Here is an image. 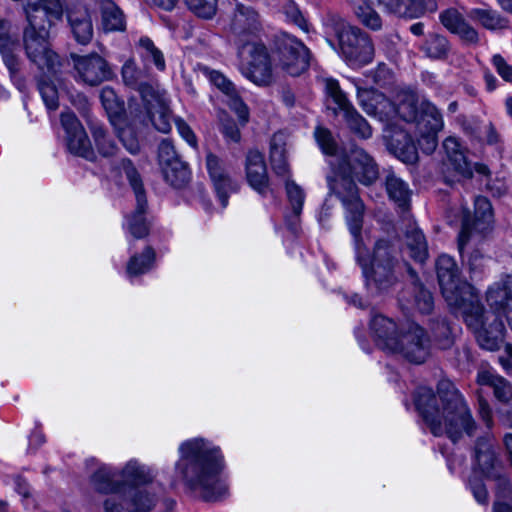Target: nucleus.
<instances>
[{"mask_svg": "<svg viewBox=\"0 0 512 512\" xmlns=\"http://www.w3.org/2000/svg\"><path fill=\"white\" fill-rule=\"evenodd\" d=\"M333 166V176L328 177L329 196L334 195L345 209L348 230L353 238L355 260L362 270L366 286L385 291L397 281L399 250L390 240L378 239L370 253L362 233L364 204L359 197L357 180L363 185L373 184L379 177L374 158L360 147H353Z\"/></svg>", "mask_w": 512, "mask_h": 512, "instance_id": "nucleus-1", "label": "nucleus"}, {"mask_svg": "<svg viewBox=\"0 0 512 512\" xmlns=\"http://www.w3.org/2000/svg\"><path fill=\"white\" fill-rule=\"evenodd\" d=\"M179 454L175 470L190 490L207 501L226 496L228 486L220 477L224 459L219 447L203 438H193L181 443Z\"/></svg>", "mask_w": 512, "mask_h": 512, "instance_id": "nucleus-2", "label": "nucleus"}, {"mask_svg": "<svg viewBox=\"0 0 512 512\" xmlns=\"http://www.w3.org/2000/svg\"><path fill=\"white\" fill-rule=\"evenodd\" d=\"M438 393L442 410L437 406V398L431 388L419 387L415 393V406L435 436L446 434L456 442L464 433L472 435L476 428L475 421L467 404L448 380L438 384Z\"/></svg>", "mask_w": 512, "mask_h": 512, "instance_id": "nucleus-3", "label": "nucleus"}, {"mask_svg": "<svg viewBox=\"0 0 512 512\" xmlns=\"http://www.w3.org/2000/svg\"><path fill=\"white\" fill-rule=\"evenodd\" d=\"M23 10L28 22L23 41L28 59L40 69L55 72L59 56L51 50L48 30L52 20H60L64 8L61 0H25Z\"/></svg>", "mask_w": 512, "mask_h": 512, "instance_id": "nucleus-4", "label": "nucleus"}, {"mask_svg": "<svg viewBox=\"0 0 512 512\" xmlns=\"http://www.w3.org/2000/svg\"><path fill=\"white\" fill-rule=\"evenodd\" d=\"M370 331L380 349L411 363L421 364L431 354V340L426 330L415 322L397 324L391 318L375 315Z\"/></svg>", "mask_w": 512, "mask_h": 512, "instance_id": "nucleus-5", "label": "nucleus"}, {"mask_svg": "<svg viewBox=\"0 0 512 512\" xmlns=\"http://www.w3.org/2000/svg\"><path fill=\"white\" fill-rule=\"evenodd\" d=\"M437 277L447 304L455 309L468 325L480 329V307L477 304L475 288L461 278L455 260L441 255L436 262Z\"/></svg>", "mask_w": 512, "mask_h": 512, "instance_id": "nucleus-6", "label": "nucleus"}, {"mask_svg": "<svg viewBox=\"0 0 512 512\" xmlns=\"http://www.w3.org/2000/svg\"><path fill=\"white\" fill-rule=\"evenodd\" d=\"M121 76L126 86L140 93L147 117L154 128L161 133L170 132L172 113L166 91L157 83H150L146 73L137 67L133 59L125 61Z\"/></svg>", "mask_w": 512, "mask_h": 512, "instance_id": "nucleus-7", "label": "nucleus"}, {"mask_svg": "<svg viewBox=\"0 0 512 512\" xmlns=\"http://www.w3.org/2000/svg\"><path fill=\"white\" fill-rule=\"evenodd\" d=\"M477 304L480 307L481 327L473 330L479 345L490 351L497 350L503 342L505 326L502 316L506 317L507 311L512 308V294L508 292L507 282L500 281L491 285L487 290L486 300L491 311L486 312L479 301V295L475 290Z\"/></svg>", "mask_w": 512, "mask_h": 512, "instance_id": "nucleus-8", "label": "nucleus"}, {"mask_svg": "<svg viewBox=\"0 0 512 512\" xmlns=\"http://www.w3.org/2000/svg\"><path fill=\"white\" fill-rule=\"evenodd\" d=\"M238 69L249 81L258 86L272 82V65L267 48L260 42H250L237 48Z\"/></svg>", "mask_w": 512, "mask_h": 512, "instance_id": "nucleus-9", "label": "nucleus"}, {"mask_svg": "<svg viewBox=\"0 0 512 512\" xmlns=\"http://www.w3.org/2000/svg\"><path fill=\"white\" fill-rule=\"evenodd\" d=\"M341 56L351 67H361L372 62L374 45L370 37L358 27L342 24L338 31Z\"/></svg>", "mask_w": 512, "mask_h": 512, "instance_id": "nucleus-10", "label": "nucleus"}, {"mask_svg": "<svg viewBox=\"0 0 512 512\" xmlns=\"http://www.w3.org/2000/svg\"><path fill=\"white\" fill-rule=\"evenodd\" d=\"M163 494L161 486L131 487L122 494L120 500L108 497L104 501L105 512H149L159 502Z\"/></svg>", "mask_w": 512, "mask_h": 512, "instance_id": "nucleus-11", "label": "nucleus"}, {"mask_svg": "<svg viewBox=\"0 0 512 512\" xmlns=\"http://www.w3.org/2000/svg\"><path fill=\"white\" fill-rule=\"evenodd\" d=\"M121 169L126 175L136 198V209L130 216H127L124 227L134 238L141 239L147 236L149 231V223L145 216L147 206L145 190L138 171L129 159L121 161Z\"/></svg>", "mask_w": 512, "mask_h": 512, "instance_id": "nucleus-12", "label": "nucleus"}, {"mask_svg": "<svg viewBox=\"0 0 512 512\" xmlns=\"http://www.w3.org/2000/svg\"><path fill=\"white\" fill-rule=\"evenodd\" d=\"M277 57L281 67L290 75L297 76L309 66L308 48L289 34H282L277 40Z\"/></svg>", "mask_w": 512, "mask_h": 512, "instance_id": "nucleus-13", "label": "nucleus"}, {"mask_svg": "<svg viewBox=\"0 0 512 512\" xmlns=\"http://www.w3.org/2000/svg\"><path fill=\"white\" fill-rule=\"evenodd\" d=\"M229 29L237 48L246 43L259 41L258 33L261 30V21L258 12L251 6L237 3Z\"/></svg>", "mask_w": 512, "mask_h": 512, "instance_id": "nucleus-14", "label": "nucleus"}, {"mask_svg": "<svg viewBox=\"0 0 512 512\" xmlns=\"http://www.w3.org/2000/svg\"><path fill=\"white\" fill-rule=\"evenodd\" d=\"M327 95L331 97L338 108L344 112V117L349 128L359 137L367 139L372 135V129L368 122L355 110L346 94L342 91L338 81L325 80Z\"/></svg>", "mask_w": 512, "mask_h": 512, "instance_id": "nucleus-15", "label": "nucleus"}, {"mask_svg": "<svg viewBox=\"0 0 512 512\" xmlns=\"http://www.w3.org/2000/svg\"><path fill=\"white\" fill-rule=\"evenodd\" d=\"M77 79L89 86H97L113 78L108 62L97 53L73 57Z\"/></svg>", "mask_w": 512, "mask_h": 512, "instance_id": "nucleus-16", "label": "nucleus"}, {"mask_svg": "<svg viewBox=\"0 0 512 512\" xmlns=\"http://www.w3.org/2000/svg\"><path fill=\"white\" fill-rule=\"evenodd\" d=\"M61 124L66 132L68 150L72 154L87 160H94L95 154L91 143L77 117L71 112H63L61 114Z\"/></svg>", "mask_w": 512, "mask_h": 512, "instance_id": "nucleus-17", "label": "nucleus"}, {"mask_svg": "<svg viewBox=\"0 0 512 512\" xmlns=\"http://www.w3.org/2000/svg\"><path fill=\"white\" fill-rule=\"evenodd\" d=\"M492 220V206L485 197L478 196L475 199V220L472 221L468 212H464L462 226L458 237V247L463 251L473 230H485Z\"/></svg>", "mask_w": 512, "mask_h": 512, "instance_id": "nucleus-18", "label": "nucleus"}, {"mask_svg": "<svg viewBox=\"0 0 512 512\" xmlns=\"http://www.w3.org/2000/svg\"><path fill=\"white\" fill-rule=\"evenodd\" d=\"M206 167L221 206L225 208L228 205L229 194L236 189V185L226 172L222 161L216 155L212 153L207 155Z\"/></svg>", "mask_w": 512, "mask_h": 512, "instance_id": "nucleus-19", "label": "nucleus"}, {"mask_svg": "<svg viewBox=\"0 0 512 512\" xmlns=\"http://www.w3.org/2000/svg\"><path fill=\"white\" fill-rule=\"evenodd\" d=\"M246 178L249 185L259 194L265 196L273 192L269 186V177L264 156L257 150H251L246 156Z\"/></svg>", "mask_w": 512, "mask_h": 512, "instance_id": "nucleus-20", "label": "nucleus"}, {"mask_svg": "<svg viewBox=\"0 0 512 512\" xmlns=\"http://www.w3.org/2000/svg\"><path fill=\"white\" fill-rule=\"evenodd\" d=\"M68 25L74 39L87 45L93 38V23L89 9L84 5H74L66 12Z\"/></svg>", "mask_w": 512, "mask_h": 512, "instance_id": "nucleus-21", "label": "nucleus"}, {"mask_svg": "<svg viewBox=\"0 0 512 512\" xmlns=\"http://www.w3.org/2000/svg\"><path fill=\"white\" fill-rule=\"evenodd\" d=\"M116 475V471L111 466L99 464L90 477V484L97 492L112 494L111 497L120 500L122 494L127 490V484L116 481Z\"/></svg>", "mask_w": 512, "mask_h": 512, "instance_id": "nucleus-22", "label": "nucleus"}, {"mask_svg": "<svg viewBox=\"0 0 512 512\" xmlns=\"http://www.w3.org/2000/svg\"><path fill=\"white\" fill-rule=\"evenodd\" d=\"M439 19L447 30L457 34L462 40L469 43L478 42L477 31L466 22L457 9L450 8L441 12Z\"/></svg>", "mask_w": 512, "mask_h": 512, "instance_id": "nucleus-23", "label": "nucleus"}, {"mask_svg": "<svg viewBox=\"0 0 512 512\" xmlns=\"http://www.w3.org/2000/svg\"><path fill=\"white\" fill-rule=\"evenodd\" d=\"M121 482L131 487H145L153 483L156 472L153 468L140 463L136 459L129 460L119 472Z\"/></svg>", "mask_w": 512, "mask_h": 512, "instance_id": "nucleus-24", "label": "nucleus"}, {"mask_svg": "<svg viewBox=\"0 0 512 512\" xmlns=\"http://www.w3.org/2000/svg\"><path fill=\"white\" fill-rule=\"evenodd\" d=\"M415 120L417 131L439 132L444 127L442 114L430 101L423 100L420 103L419 113L407 118Z\"/></svg>", "mask_w": 512, "mask_h": 512, "instance_id": "nucleus-25", "label": "nucleus"}, {"mask_svg": "<svg viewBox=\"0 0 512 512\" xmlns=\"http://www.w3.org/2000/svg\"><path fill=\"white\" fill-rule=\"evenodd\" d=\"M443 146L447 154V161L445 162L446 169L453 170L459 177L470 178L473 174L472 167L464 154L460 151V145L456 138H446Z\"/></svg>", "mask_w": 512, "mask_h": 512, "instance_id": "nucleus-26", "label": "nucleus"}, {"mask_svg": "<svg viewBox=\"0 0 512 512\" xmlns=\"http://www.w3.org/2000/svg\"><path fill=\"white\" fill-rule=\"evenodd\" d=\"M270 161L276 175L280 177H290L286 157V136L282 132L275 133L271 139Z\"/></svg>", "mask_w": 512, "mask_h": 512, "instance_id": "nucleus-27", "label": "nucleus"}, {"mask_svg": "<svg viewBox=\"0 0 512 512\" xmlns=\"http://www.w3.org/2000/svg\"><path fill=\"white\" fill-rule=\"evenodd\" d=\"M287 199L290 205V213L285 216L286 222L291 230L296 229L298 218L302 212L305 193L304 190L289 177H284Z\"/></svg>", "mask_w": 512, "mask_h": 512, "instance_id": "nucleus-28", "label": "nucleus"}, {"mask_svg": "<svg viewBox=\"0 0 512 512\" xmlns=\"http://www.w3.org/2000/svg\"><path fill=\"white\" fill-rule=\"evenodd\" d=\"M61 63L59 62L56 71L50 72L47 69L42 70L35 65L42 73L38 81V89L47 109L56 110L58 108L59 92L52 78L57 79Z\"/></svg>", "mask_w": 512, "mask_h": 512, "instance_id": "nucleus-29", "label": "nucleus"}, {"mask_svg": "<svg viewBox=\"0 0 512 512\" xmlns=\"http://www.w3.org/2000/svg\"><path fill=\"white\" fill-rule=\"evenodd\" d=\"M102 27L106 32L124 31L126 21L123 12L111 0L101 3Z\"/></svg>", "mask_w": 512, "mask_h": 512, "instance_id": "nucleus-30", "label": "nucleus"}, {"mask_svg": "<svg viewBox=\"0 0 512 512\" xmlns=\"http://www.w3.org/2000/svg\"><path fill=\"white\" fill-rule=\"evenodd\" d=\"M475 460L478 467L484 474L488 475L494 469L497 458L491 438L484 437L477 440L475 446Z\"/></svg>", "mask_w": 512, "mask_h": 512, "instance_id": "nucleus-31", "label": "nucleus"}, {"mask_svg": "<svg viewBox=\"0 0 512 512\" xmlns=\"http://www.w3.org/2000/svg\"><path fill=\"white\" fill-rule=\"evenodd\" d=\"M137 51L145 65L153 63L159 71L165 70L166 64L164 55L150 38L146 36L141 37L138 41Z\"/></svg>", "mask_w": 512, "mask_h": 512, "instance_id": "nucleus-32", "label": "nucleus"}, {"mask_svg": "<svg viewBox=\"0 0 512 512\" xmlns=\"http://www.w3.org/2000/svg\"><path fill=\"white\" fill-rule=\"evenodd\" d=\"M406 246L410 256L418 262L423 263L428 256L426 239L421 230L417 227H411L406 232Z\"/></svg>", "mask_w": 512, "mask_h": 512, "instance_id": "nucleus-33", "label": "nucleus"}, {"mask_svg": "<svg viewBox=\"0 0 512 512\" xmlns=\"http://www.w3.org/2000/svg\"><path fill=\"white\" fill-rule=\"evenodd\" d=\"M155 252L152 247H146L141 254L133 255L126 267V272L129 277L139 276L148 272L154 262Z\"/></svg>", "mask_w": 512, "mask_h": 512, "instance_id": "nucleus-34", "label": "nucleus"}, {"mask_svg": "<svg viewBox=\"0 0 512 512\" xmlns=\"http://www.w3.org/2000/svg\"><path fill=\"white\" fill-rule=\"evenodd\" d=\"M387 193L395 203L400 207L407 205L410 198V190L408 184L394 173L390 172L386 177Z\"/></svg>", "mask_w": 512, "mask_h": 512, "instance_id": "nucleus-35", "label": "nucleus"}, {"mask_svg": "<svg viewBox=\"0 0 512 512\" xmlns=\"http://www.w3.org/2000/svg\"><path fill=\"white\" fill-rule=\"evenodd\" d=\"M468 16L472 20L479 21L486 29H504L508 26L507 20L492 9L474 8L468 12Z\"/></svg>", "mask_w": 512, "mask_h": 512, "instance_id": "nucleus-36", "label": "nucleus"}, {"mask_svg": "<svg viewBox=\"0 0 512 512\" xmlns=\"http://www.w3.org/2000/svg\"><path fill=\"white\" fill-rule=\"evenodd\" d=\"M164 180L174 188H182L189 181L190 173L184 162H173L161 169Z\"/></svg>", "mask_w": 512, "mask_h": 512, "instance_id": "nucleus-37", "label": "nucleus"}, {"mask_svg": "<svg viewBox=\"0 0 512 512\" xmlns=\"http://www.w3.org/2000/svg\"><path fill=\"white\" fill-rule=\"evenodd\" d=\"M198 71L217 87L227 98L237 91L235 85L220 71L211 69L206 65H199Z\"/></svg>", "mask_w": 512, "mask_h": 512, "instance_id": "nucleus-38", "label": "nucleus"}, {"mask_svg": "<svg viewBox=\"0 0 512 512\" xmlns=\"http://www.w3.org/2000/svg\"><path fill=\"white\" fill-rule=\"evenodd\" d=\"M90 130L98 152L105 157L114 155L117 149L116 145L107 135L104 127L98 122L91 121Z\"/></svg>", "mask_w": 512, "mask_h": 512, "instance_id": "nucleus-39", "label": "nucleus"}, {"mask_svg": "<svg viewBox=\"0 0 512 512\" xmlns=\"http://www.w3.org/2000/svg\"><path fill=\"white\" fill-rule=\"evenodd\" d=\"M357 97L359 105L370 116H375L379 105L385 102L384 95L374 89L358 88Z\"/></svg>", "mask_w": 512, "mask_h": 512, "instance_id": "nucleus-40", "label": "nucleus"}, {"mask_svg": "<svg viewBox=\"0 0 512 512\" xmlns=\"http://www.w3.org/2000/svg\"><path fill=\"white\" fill-rule=\"evenodd\" d=\"M435 345L440 349H448L454 343L452 329L445 320H437L431 327Z\"/></svg>", "mask_w": 512, "mask_h": 512, "instance_id": "nucleus-41", "label": "nucleus"}, {"mask_svg": "<svg viewBox=\"0 0 512 512\" xmlns=\"http://www.w3.org/2000/svg\"><path fill=\"white\" fill-rule=\"evenodd\" d=\"M423 49L430 58L442 59L448 55L450 47L444 36L434 34L427 39Z\"/></svg>", "mask_w": 512, "mask_h": 512, "instance_id": "nucleus-42", "label": "nucleus"}, {"mask_svg": "<svg viewBox=\"0 0 512 512\" xmlns=\"http://www.w3.org/2000/svg\"><path fill=\"white\" fill-rule=\"evenodd\" d=\"M357 18L363 25L372 29L379 30L382 26V21L378 13L367 3L358 4L354 7Z\"/></svg>", "mask_w": 512, "mask_h": 512, "instance_id": "nucleus-43", "label": "nucleus"}, {"mask_svg": "<svg viewBox=\"0 0 512 512\" xmlns=\"http://www.w3.org/2000/svg\"><path fill=\"white\" fill-rule=\"evenodd\" d=\"M414 306L423 313L428 314L432 311L434 301L430 291L426 290L421 284L415 283L413 286Z\"/></svg>", "mask_w": 512, "mask_h": 512, "instance_id": "nucleus-44", "label": "nucleus"}, {"mask_svg": "<svg viewBox=\"0 0 512 512\" xmlns=\"http://www.w3.org/2000/svg\"><path fill=\"white\" fill-rule=\"evenodd\" d=\"M188 8L198 17L211 19L217 11V0H185Z\"/></svg>", "mask_w": 512, "mask_h": 512, "instance_id": "nucleus-45", "label": "nucleus"}, {"mask_svg": "<svg viewBox=\"0 0 512 512\" xmlns=\"http://www.w3.org/2000/svg\"><path fill=\"white\" fill-rule=\"evenodd\" d=\"M403 143L398 142L394 147V153L398 159L404 163H414L418 158V153L415 144L410 140L407 135H403Z\"/></svg>", "mask_w": 512, "mask_h": 512, "instance_id": "nucleus-46", "label": "nucleus"}, {"mask_svg": "<svg viewBox=\"0 0 512 512\" xmlns=\"http://www.w3.org/2000/svg\"><path fill=\"white\" fill-rule=\"evenodd\" d=\"M493 512H512V485L506 480L501 483Z\"/></svg>", "mask_w": 512, "mask_h": 512, "instance_id": "nucleus-47", "label": "nucleus"}, {"mask_svg": "<svg viewBox=\"0 0 512 512\" xmlns=\"http://www.w3.org/2000/svg\"><path fill=\"white\" fill-rule=\"evenodd\" d=\"M314 136L324 154L331 156L336 155L337 144L328 129L317 127L315 129Z\"/></svg>", "mask_w": 512, "mask_h": 512, "instance_id": "nucleus-48", "label": "nucleus"}, {"mask_svg": "<svg viewBox=\"0 0 512 512\" xmlns=\"http://www.w3.org/2000/svg\"><path fill=\"white\" fill-rule=\"evenodd\" d=\"M388 12L396 14L400 17L416 18L417 13L413 12L409 7V0H378Z\"/></svg>", "mask_w": 512, "mask_h": 512, "instance_id": "nucleus-49", "label": "nucleus"}, {"mask_svg": "<svg viewBox=\"0 0 512 512\" xmlns=\"http://www.w3.org/2000/svg\"><path fill=\"white\" fill-rule=\"evenodd\" d=\"M158 162L160 169L164 168V166H170L173 162H182L169 140H163L159 144Z\"/></svg>", "mask_w": 512, "mask_h": 512, "instance_id": "nucleus-50", "label": "nucleus"}, {"mask_svg": "<svg viewBox=\"0 0 512 512\" xmlns=\"http://www.w3.org/2000/svg\"><path fill=\"white\" fill-rule=\"evenodd\" d=\"M282 10L286 17L303 30H307V23L293 0H283Z\"/></svg>", "mask_w": 512, "mask_h": 512, "instance_id": "nucleus-51", "label": "nucleus"}, {"mask_svg": "<svg viewBox=\"0 0 512 512\" xmlns=\"http://www.w3.org/2000/svg\"><path fill=\"white\" fill-rule=\"evenodd\" d=\"M227 104L236 113L242 125H245L249 120V109L237 91L227 98Z\"/></svg>", "mask_w": 512, "mask_h": 512, "instance_id": "nucleus-52", "label": "nucleus"}, {"mask_svg": "<svg viewBox=\"0 0 512 512\" xmlns=\"http://www.w3.org/2000/svg\"><path fill=\"white\" fill-rule=\"evenodd\" d=\"M119 140L123 143L124 147L131 153L135 154L139 151L140 146L136 135L130 127H125L117 130Z\"/></svg>", "mask_w": 512, "mask_h": 512, "instance_id": "nucleus-53", "label": "nucleus"}, {"mask_svg": "<svg viewBox=\"0 0 512 512\" xmlns=\"http://www.w3.org/2000/svg\"><path fill=\"white\" fill-rule=\"evenodd\" d=\"M17 48V42L13 43L12 45H6L4 48H0L3 61L11 73H15L19 69L18 57L15 54Z\"/></svg>", "mask_w": 512, "mask_h": 512, "instance_id": "nucleus-54", "label": "nucleus"}, {"mask_svg": "<svg viewBox=\"0 0 512 512\" xmlns=\"http://www.w3.org/2000/svg\"><path fill=\"white\" fill-rule=\"evenodd\" d=\"M418 146L426 154L432 153L438 144L437 133L428 131H418Z\"/></svg>", "mask_w": 512, "mask_h": 512, "instance_id": "nucleus-55", "label": "nucleus"}, {"mask_svg": "<svg viewBox=\"0 0 512 512\" xmlns=\"http://www.w3.org/2000/svg\"><path fill=\"white\" fill-rule=\"evenodd\" d=\"M492 64L498 75L506 82L512 83V65H510L500 54L492 57Z\"/></svg>", "mask_w": 512, "mask_h": 512, "instance_id": "nucleus-56", "label": "nucleus"}, {"mask_svg": "<svg viewBox=\"0 0 512 512\" xmlns=\"http://www.w3.org/2000/svg\"><path fill=\"white\" fill-rule=\"evenodd\" d=\"M492 388L498 400L508 402L512 398V388L504 378L496 379Z\"/></svg>", "mask_w": 512, "mask_h": 512, "instance_id": "nucleus-57", "label": "nucleus"}, {"mask_svg": "<svg viewBox=\"0 0 512 512\" xmlns=\"http://www.w3.org/2000/svg\"><path fill=\"white\" fill-rule=\"evenodd\" d=\"M367 76L371 77L375 84L385 86L390 82L391 71L385 64H380L375 70L370 71Z\"/></svg>", "mask_w": 512, "mask_h": 512, "instance_id": "nucleus-58", "label": "nucleus"}, {"mask_svg": "<svg viewBox=\"0 0 512 512\" xmlns=\"http://www.w3.org/2000/svg\"><path fill=\"white\" fill-rule=\"evenodd\" d=\"M100 99L104 108L107 111H113L115 113L117 112V109L119 108L117 103V97L112 88L104 87L101 90Z\"/></svg>", "mask_w": 512, "mask_h": 512, "instance_id": "nucleus-59", "label": "nucleus"}, {"mask_svg": "<svg viewBox=\"0 0 512 512\" xmlns=\"http://www.w3.org/2000/svg\"><path fill=\"white\" fill-rule=\"evenodd\" d=\"M408 7L419 17L426 11H435L437 4L435 0H409Z\"/></svg>", "mask_w": 512, "mask_h": 512, "instance_id": "nucleus-60", "label": "nucleus"}, {"mask_svg": "<svg viewBox=\"0 0 512 512\" xmlns=\"http://www.w3.org/2000/svg\"><path fill=\"white\" fill-rule=\"evenodd\" d=\"M176 128L181 135V137L191 146H196V137L189 127V125L180 118H176L175 120Z\"/></svg>", "mask_w": 512, "mask_h": 512, "instance_id": "nucleus-61", "label": "nucleus"}, {"mask_svg": "<svg viewBox=\"0 0 512 512\" xmlns=\"http://www.w3.org/2000/svg\"><path fill=\"white\" fill-rule=\"evenodd\" d=\"M489 261L490 259L485 257L480 251H473L468 260L470 271L473 273L482 271Z\"/></svg>", "mask_w": 512, "mask_h": 512, "instance_id": "nucleus-62", "label": "nucleus"}, {"mask_svg": "<svg viewBox=\"0 0 512 512\" xmlns=\"http://www.w3.org/2000/svg\"><path fill=\"white\" fill-rule=\"evenodd\" d=\"M469 485L476 501L480 504H486L488 501V493L482 481H470Z\"/></svg>", "mask_w": 512, "mask_h": 512, "instance_id": "nucleus-63", "label": "nucleus"}, {"mask_svg": "<svg viewBox=\"0 0 512 512\" xmlns=\"http://www.w3.org/2000/svg\"><path fill=\"white\" fill-rule=\"evenodd\" d=\"M222 133L228 141H232L235 143L240 141V138H241L240 130L237 127V125L232 121L223 123Z\"/></svg>", "mask_w": 512, "mask_h": 512, "instance_id": "nucleus-64", "label": "nucleus"}]
</instances>
